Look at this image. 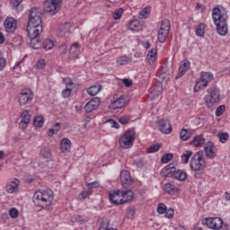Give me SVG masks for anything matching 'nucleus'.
<instances>
[{
	"instance_id": "nucleus-1",
	"label": "nucleus",
	"mask_w": 230,
	"mask_h": 230,
	"mask_svg": "<svg viewBox=\"0 0 230 230\" xmlns=\"http://www.w3.org/2000/svg\"><path fill=\"white\" fill-rule=\"evenodd\" d=\"M212 19L217 26L218 35L222 37L227 35V31H229L227 29V15L222 13L219 8L215 7L212 10Z\"/></svg>"
},
{
	"instance_id": "nucleus-2",
	"label": "nucleus",
	"mask_w": 230,
	"mask_h": 230,
	"mask_svg": "<svg viewBox=\"0 0 230 230\" xmlns=\"http://www.w3.org/2000/svg\"><path fill=\"white\" fill-rule=\"evenodd\" d=\"M34 206L38 208H49L53 204V191L52 190H38L32 197Z\"/></svg>"
},
{
	"instance_id": "nucleus-3",
	"label": "nucleus",
	"mask_w": 230,
	"mask_h": 230,
	"mask_svg": "<svg viewBox=\"0 0 230 230\" xmlns=\"http://www.w3.org/2000/svg\"><path fill=\"white\" fill-rule=\"evenodd\" d=\"M204 152H197L190 160V170L193 172L196 179H200V175H204Z\"/></svg>"
},
{
	"instance_id": "nucleus-4",
	"label": "nucleus",
	"mask_w": 230,
	"mask_h": 230,
	"mask_svg": "<svg viewBox=\"0 0 230 230\" xmlns=\"http://www.w3.org/2000/svg\"><path fill=\"white\" fill-rule=\"evenodd\" d=\"M208 94L204 97L205 103L208 109H211L215 103L220 102V89L217 85L211 86L208 90Z\"/></svg>"
},
{
	"instance_id": "nucleus-5",
	"label": "nucleus",
	"mask_w": 230,
	"mask_h": 230,
	"mask_svg": "<svg viewBox=\"0 0 230 230\" xmlns=\"http://www.w3.org/2000/svg\"><path fill=\"white\" fill-rule=\"evenodd\" d=\"M134 141H136V131L128 129L120 137L119 143L121 148H132L134 146Z\"/></svg>"
},
{
	"instance_id": "nucleus-6",
	"label": "nucleus",
	"mask_w": 230,
	"mask_h": 230,
	"mask_svg": "<svg viewBox=\"0 0 230 230\" xmlns=\"http://www.w3.org/2000/svg\"><path fill=\"white\" fill-rule=\"evenodd\" d=\"M62 7V0H45L44 12L49 15H55L58 13Z\"/></svg>"
},
{
	"instance_id": "nucleus-7",
	"label": "nucleus",
	"mask_w": 230,
	"mask_h": 230,
	"mask_svg": "<svg viewBox=\"0 0 230 230\" xmlns=\"http://www.w3.org/2000/svg\"><path fill=\"white\" fill-rule=\"evenodd\" d=\"M214 75L211 72H201L200 80L194 86V93H199L200 89L208 87L209 82H213Z\"/></svg>"
},
{
	"instance_id": "nucleus-8",
	"label": "nucleus",
	"mask_w": 230,
	"mask_h": 230,
	"mask_svg": "<svg viewBox=\"0 0 230 230\" xmlns=\"http://www.w3.org/2000/svg\"><path fill=\"white\" fill-rule=\"evenodd\" d=\"M28 26H42V13L37 8L30 10Z\"/></svg>"
},
{
	"instance_id": "nucleus-9",
	"label": "nucleus",
	"mask_w": 230,
	"mask_h": 230,
	"mask_svg": "<svg viewBox=\"0 0 230 230\" xmlns=\"http://www.w3.org/2000/svg\"><path fill=\"white\" fill-rule=\"evenodd\" d=\"M203 226L208 227V229L220 230L224 226V220L220 217H207L202 220Z\"/></svg>"
},
{
	"instance_id": "nucleus-10",
	"label": "nucleus",
	"mask_w": 230,
	"mask_h": 230,
	"mask_svg": "<svg viewBox=\"0 0 230 230\" xmlns=\"http://www.w3.org/2000/svg\"><path fill=\"white\" fill-rule=\"evenodd\" d=\"M168 33H170V21L164 20L158 31L159 42L162 44L166 42V39H168Z\"/></svg>"
},
{
	"instance_id": "nucleus-11",
	"label": "nucleus",
	"mask_w": 230,
	"mask_h": 230,
	"mask_svg": "<svg viewBox=\"0 0 230 230\" xmlns=\"http://www.w3.org/2000/svg\"><path fill=\"white\" fill-rule=\"evenodd\" d=\"M128 102V97L127 95H121L119 98L113 97L111 101L110 109H123Z\"/></svg>"
},
{
	"instance_id": "nucleus-12",
	"label": "nucleus",
	"mask_w": 230,
	"mask_h": 230,
	"mask_svg": "<svg viewBox=\"0 0 230 230\" xmlns=\"http://www.w3.org/2000/svg\"><path fill=\"white\" fill-rule=\"evenodd\" d=\"M33 100V92L30 88H25L22 90L19 96L20 105H26Z\"/></svg>"
},
{
	"instance_id": "nucleus-13",
	"label": "nucleus",
	"mask_w": 230,
	"mask_h": 230,
	"mask_svg": "<svg viewBox=\"0 0 230 230\" xmlns=\"http://www.w3.org/2000/svg\"><path fill=\"white\" fill-rule=\"evenodd\" d=\"M120 182L123 188H130L134 184V179H132L128 171H122L120 172Z\"/></svg>"
},
{
	"instance_id": "nucleus-14",
	"label": "nucleus",
	"mask_w": 230,
	"mask_h": 230,
	"mask_svg": "<svg viewBox=\"0 0 230 230\" xmlns=\"http://www.w3.org/2000/svg\"><path fill=\"white\" fill-rule=\"evenodd\" d=\"M44 28L40 25L39 26H30L27 25V35L29 39H35L40 37V33H42Z\"/></svg>"
},
{
	"instance_id": "nucleus-15",
	"label": "nucleus",
	"mask_w": 230,
	"mask_h": 230,
	"mask_svg": "<svg viewBox=\"0 0 230 230\" xmlns=\"http://www.w3.org/2000/svg\"><path fill=\"white\" fill-rule=\"evenodd\" d=\"M190 60L184 59L181 62L179 69H178V74L175 76V80H179V78H182L190 71Z\"/></svg>"
},
{
	"instance_id": "nucleus-16",
	"label": "nucleus",
	"mask_w": 230,
	"mask_h": 230,
	"mask_svg": "<svg viewBox=\"0 0 230 230\" xmlns=\"http://www.w3.org/2000/svg\"><path fill=\"white\" fill-rule=\"evenodd\" d=\"M4 26L7 33H13L17 30V20L13 17H7L4 21Z\"/></svg>"
},
{
	"instance_id": "nucleus-17",
	"label": "nucleus",
	"mask_w": 230,
	"mask_h": 230,
	"mask_svg": "<svg viewBox=\"0 0 230 230\" xmlns=\"http://www.w3.org/2000/svg\"><path fill=\"white\" fill-rule=\"evenodd\" d=\"M110 201L115 206H120L123 203V195L121 190H116L112 193H110Z\"/></svg>"
},
{
	"instance_id": "nucleus-18",
	"label": "nucleus",
	"mask_w": 230,
	"mask_h": 230,
	"mask_svg": "<svg viewBox=\"0 0 230 230\" xmlns=\"http://www.w3.org/2000/svg\"><path fill=\"white\" fill-rule=\"evenodd\" d=\"M101 100L99 97H95L93 99H92L90 102H88L85 105H84V111L85 112H93V111H96V109H98V107H100V103H101Z\"/></svg>"
},
{
	"instance_id": "nucleus-19",
	"label": "nucleus",
	"mask_w": 230,
	"mask_h": 230,
	"mask_svg": "<svg viewBox=\"0 0 230 230\" xmlns=\"http://www.w3.org/2000/svg\"><path fill=\"white\" fill-rule=\"evenodd\" d=\"M20 118H21V121L19 123V127L20 128L24 130L25 128H28L31 116L30 115V112L28 111H24L22 112Z\"/></svg>"
},
{
	"instance_id": "nucleus-20",
	"label": "nucleus",
	"mask_w": 230,
	"mask_h": 230,
	"mask_svg": "<svg viewBox=\"0 0 230 230\" xmlns=\"http://www.w3.org/2000/svg\"><path fill=\"white\" fill-rule=\"evenodd\" d=\"M158 128L163 134H171L172 128V124H170V120L160 119L158 121Z\"/></svg>"
},
{
	"instance_id": "nucleus-21",
	"label": "nucleus",
	"mask_w": 230,
	"mask_h": 230,
	"mask_svg": "<svg viewBox=\"0 0 230 230\" xmlns=\"http://www.w3.org/2000/svg\"><path fill=\"white\" fill-rule=\"evenodd\" d=\"M21 184V181L19 179L14 178L11 180L7 184H6V192L7 193H15L17 190H19V185Z\"/></svg>"
},
{
	"instance_id": "nucleus-22",
	"label": "nucleus",
	"mask_w": 230,
	"mask_h": 230,
	"mask_svg": "<svg viewBox=\"0 0 230 230\" xmlns=\"http://www.w3.org/2000/svg\"><path fill=\"white\" fill-rule=\"evenodd\" d=\"M175 170V165L173 164H170L162 170V175L164 177H173Z\"/></svg>"
},
{
	"instance_id": "nucleus-23",
	"label": "nucleus",
	"mask_w": 230,
	"mask_h": 230,
	"mask_svg": "<svg viewBox=\"0 0 230 230\" xmlns=\"http://www.w3.org/2000/svg\"><path fill=\"white\" fill-rule=\"evenodd\" d=\"M190 145H193V146L199 147L206 145V138L204 135H197L193 137L192 141L190 142Z\"/></svg>"
},
{
	"instance_id": "nucleus-24",
	"label": "nucleus",
	"mask_w": 230,
	"mask_h": 230,
	"mask_svg": "<svg viewBox=\"0 0 230 230\" xmlns=\"http://www.w3.org/2000/svg\"><path fill=\"white\" fill-rule=\"evenodd\" d=\"M213 142H208L207 146L204 147L205 154L208 159H215L217 157V153L213 149Z\"/></svg>"
},
{
	"instance_id": "nucleus-25",
	"label": "nucleus",
	"mask_w": 230,
	"mask_h": 230,
	"mask_svg": "<svg viewBox=\"0 0 230 230\" xmlns=\"http://www.w3.org/2000/svg\"><path fill=\"white\" fill-rule=\"evenodd\" d=\"M162 190L168 193L169 195H175V193H179V188L175 187V185L172 183H165L162 186Z\"/></svg>"
},
{
	"instance_id": "nucleus-26",
	"label": "nucleus",
	"mask_w": 230,
	"mask_h": 230,
	"mask_svg": "<svg viewBox=\"0 0 230 230\" xmlns=\"http://www.w3.org/2000/svg\"><path fill=\"white\" fill-rule=\"evenodd\" d=\"M79 55H80V45L78 43H74L70 47L69 58L73 59L78 58Z\"/></svg>"
},
{
	"instance_id": "nucleus-27",
	"label": "nucleus",
	"mask_w": 230,
	"mask_h": 230,
	"mask_svg": "<svg viewBox=\"0 0 230 230\" xmlns=\"http://www.w3.org/2000/svg\"><path fill=\"white\" fill-rule=\"evenodd\" d=\"M10 6L14 12H22L24 10L22 0H10Z\"/></svg>"
},
{
	"instance_id": "nucleus-28",
	"label": "nucleus",
	"mask_w": 230,
	"mask_h": 230,
	"mask_svg": "<svg viewBox=\"0 0 230 230\" xmlns=\"http://www.w3.org/2000/svg\"><path fill=\"white\" fill-rule=\"evenodd\" d=\"M134 199V192L130 189L126 190H122V202L123 204H127V202H130Z\"/></svg>"
},
{
	"instance_id": "nucleus-29",
	"label": "nucleus",
	"mask_w": 230,
	"mask_h": 230,
	"mask_svg": "<svg viewBox=\"0 0 230 230\" xmlns=\"http://www.w3.org/2000/svg\"><path fill=\"white\" fill-rule=\"evenodd\" d=\"M60 150L63 153L69 152V150H71V140H69V138H63L61 140Z\"/></svg>"
},
{
	"instance_id": "nucleus-30",
	"label": "nucleus",
	"mask_w": 230,
	"mask_h": 230,
	"mask_svg": "<svg viewBox=\"0 0 230 230\" xmlns=\"http://www.w3.org/2000/svg\"><path fill=\"white\" fill-rule=\"evenodd\" d=\"M191 136H193V130L191 129L182 128L181 131L180 132L181 141H188V139H190Z\"/></svg>"
},
{
	"instance_id": "nucleus-31",
	"label": "nucleus",
	"mask_w": 230,
	"mask_h": 230,
	"mask_svg": "<svg viewBox=\"0 0 230 230\" xmlns=\"http://www.w3.org/2000/svg\"><path fill=\"white\" fill-rule=\"evenodd\" d=\"M173 179H176V181H186V178L188 177V174L183 172L182 170H177L175 169L174 174H173Z\"/></svg>"
},
{
	"instance_id": "nucleus-32",
	"label": "nucleus",
	"mask_w": 230,
	"mask_h": 230,
	"mask_svg": "<svg viewBox=\"0 0 230 230\" xmlns=\"http://www.w3.org/2000/svg\"><path fill=\"white\" fill-rule=\"evenodd\" d=\"M30 47L32 49H40L42 48V43L39 38H30Z\"/></svg>"
},
{
	"instance_id": "nucleus-33",
	"label": "nucleus",
	"mask_w": 230,
	"mask_h": 230,
	"mask_svg": "<svg viewBox=\"0 0 230 230\" xmlns=\"http://www.w3.org/2000/svg\"><path fill=\"white\" fill-rule=\"evenodd\" d=\"M100 91H102V84H95L93 86L89 87L86 90V93L90 95V96H96V94H98V93H100Z\"/></svg>"
},
{
	"instance_id": "nucleus-34",
	"label": "nucleus",
	"mask_w": 230,
	"mask_h": 230,
	"mask_svg": "<svg viewBox=\"0 0 230 230\" xmlns=\"http://www.w3.org/2000/svg\"><path fill=\"white\" fill-rule=\"evenodd\" d=\"M128 28L131 31H139L141 30V22L137 19L132 20L128 23Z\"/></svg>"
},
{
	"instance_id": "nucleus-35",
	"label": "nucleus",
	"mask_w": 230,
	"mask_h": 230,
	"mask_svg": "<svg viewBox=\"0 0 230 230\" xmlns=\"http://www.w3.org/2000/svg\"><path fill=\"white\" fill-rule=\"evenodd\" d=\"M116 62L119 66H127L132 64V59L127 56H121L117 58Z\"/></svg>"
},
{
	"instance_id": "nucleus-36",
	"label": "nucleus",
	"mask_w": 230,
	"mask_h": 230,
	"mask_svg": "<svg viewBox=\"0 0 230 230\" xmlns=\"http://www.w3.org/2000/svg\"><path fill=\"white\" fill-rule=\"evenodd\" d=\"M150 12H152V8L150 7H145L138 13V18L139 19H148V16L150 15Z\"/></svg>"
},
{
	"instance_id": "nucleus-37",
	"label": "nucleus",
	"mask_w": 230,
	"mask_h": 230,
	"mask_svg": "<svg viewBox=\"0 0 230 230\" xmlns=\"http://www.w3.org/2000/svg\"><path fill=\"white\" fill-rule=\"evenodd\" d=\"M205 34H206V24H204V22H200L196 27V35L198 37H204Z\"/></svg>"
},
{
	"instance_id": "nucleus-38",
	"label": "nucleus",
	"mask_w": 230,
	"mask_h": 230,
	"mask_svg": "<svg viewBox=\"0 0 230 230\" xmlns=\"http://www.w3.org/2000/svg\"><path fill=\"white\" fill-rule=\"evenodd\" d=\"M55 47V41H53L51 39H45L42 42V48L46 49V51L49 49H53Z\"/></svg>"
},
{
	"instance_id": "nucleus-39",
	"label": "nucleus",
	"mask_w": 230,
	"mask_h": 230,
	"mask_svg": "<svg viewBox=\"0 0 230 230\" xmlns=\"http://www.w3.org/2000/svg\"><path fill=\"white\" fill-rule=\"evenodd\" d=\"M156 57H157V49H151L147 54V60H148L149 64H150V62L152 64H154V62H155V60H156Z\"/></svg>"
},
{
	"instance_id": "nucleus-40",
	"label": "nucleus",
	"mask_w": 230,
	"mask_h": 230,
	"mask_svg": "<svg viewBox=\"0 0 230 230\" xmlns=\"http://www.w3.org/2000/svg\"><path fill=\"white\" fill-rule=\"evenodd\" d=\"M33 125H34V127H38V128L44 127V118H42V117L34 118Z\"/></svg>"
},
{
	"instance_id": "nucleus-41",
	"label": "nucleus",
	"mask_w": 230,
	"mask_h": 230,
	"mask_svg": "<svg viewBox=\"0 0 230 230\" xmlns=\"http://www.w3.org/2000/svg\"><path fill=\"white\" fill-rule=\"evenodd\" d=\"M191 155H193V152L192 151H185L182 155H181V161L184 164H188V162L190 161V157H191Z\"/></svg>"
},
{
	"instance_id": "nucleus-42",
	"label": "nucleus",
	"mask_w": 230,
	"mask_h": 230,
	"mask_svg": "<svg viewBox=\"0 0 230 230\" xmlns=\"http://www.w3.org/2000/svg\"><path fill=\"white\" fill-rule=\"evenodd\" d=\"M160 149H161V144L152 145L151 146H149L146 149V153L147 154H155V152H159Z\"/></svg>"
},
{
	"instance_id": "nucleus-43",
	"label": "nucleus",
	"mask_w": 230,
	"mask_h": 230,
	"mask_svg": "<svg viewBox=\"0 0 230 230\" xmlns=\"http://www.w3.org/2000/svg\"><path fill=\"white\" fill-rule=\"evenodd\" d=\"M161 93H163V86H153L151 88V94H154V96H161Z\"/></svg>"
},
{
	"instance_id": "nucleus-44",
	"label": "nucleus",
	"mask_w": 230,
	"mask_h": 230,
	"mask_svg": "<svg viewBox=\"0 0 230 230\" xmlns=\"http://www.w3.org/2000/svg\"><path fill=\"white\" fill-rule=\"evenodd\" d=\"M172 159H173V155L172 153L165 154L162 156L161 163L163 164H166V163H170V161H172Z\"/></svg>"
},
{
	"instance_id": "nucleus-45",
	"label": "nucleus",
	"mask_w": 230,
	"mask_h": 230,
	"mask_svg": "<svg viewBox=\"0 0 230 230\" xmlns=\"http://www.w3.org/2000/svg\"><path fill=\"white\" fill-rule=\"evenodd\" d=\"M217 137L220 141V143H227V140L229 139V134L228 133H219L217 135Z\"/></svg>"
},
{
	"instance_id": "nucleus-46",
	"label": "nucleus",
	"mask_w": 230,
	"mask_h": 230,
	"mask_svg": "<svg viewBox=\"0 0 230 230\" xmlns=\"http://www.w3.org/2000/svg\"><path fill=\"white\" fill-rule=\"evenodd\" d=\"M40 155H42V157H44L45 159H51V151H49V149L44 147L40 150Z\"/></svg>"
},
{
	"instance_id": "nucleus-47",
	"label": "nucleus",
	"mask_w": 230,
	"mask_h": 230,
	"mask_svg": "<svg viewBox=\"0 0 230 230\" xmlns=\"http://www.w3.org/2000/svg\"><path fill=\"white\" fill-rule=\"evenodd\" d=\"M123 15V8H119L115 10L113 13V19L115 21H119V19H121V16Z\"/></svg>"
},
{
	"instance_id": "nucleus-48",
	"label": "nucleus",
	"mask_w": 230,
	"mask_h": 230,
	"mask_svg": "<svg viewBox=\"0 0 230 230\" xmlns=\"http://www.w3.org/2000/svg\"><path fill=\"white\" fill-rule=\"evenodd\" d=\"M224 112H226V105L218 106L216 110L217 118H220V116H222V114H224Z\"/></svg>"
},
{
	"instance_id": "nucleus-49",
	"label": "nucleus",
	"mask_w": 230,
	"mask_h": 230,
	"mask_svg": "<svg viewBox=\"0 0 230 230\" xmlns=\"http://www.w3.org/2000/svg\"><path fill=\"white\" fill-rule=\"evenodd\" d=\"M6 67V58L3 56V52L0 50V71H3Z\"/></svg>"
},
{
	"instance_id": "nucleus-50",
	"label": "nucleus",
	"mask_w": 230,
	"mask_h": 230,
	"mask_svg": "<svg viewBox=\"0 0 230 230\" xmlns=\"http://www.w3.org/2000/svg\"><path fill=\"white\" fill-rule=\"evenodd\" d=\"M98 230H118L116 228H109V222L103 221L101 223V226Z\"/></svg>"
},
{
	"instance_id": "nucleus-51",
	"label": "nucleus",
	"mask_w": 230,
	"mask_h": 230,
	"mask_svg": "<svg viewBox=\"0 0 230 230\" xmlns=\"http://www.w3.org/2000/svg\"><path fill=\"white\" fill-rule=\"evenodd\" d=\"M9 216L11 218H17V217H19V210H17L15 208H12L9 209Z\"/></svg>"
},
{
	"instance_id": "nucleus-52",
	"label": "nucleus",
	"mask_w": 230,
	"mask_h": 230,
	"mask_svg": "<svg viewBox=\"0 0 230 230\" xmlns=\"http://www.w3.org/2000/svg\"><path fill=\"white\" fill-rule=\"evenodd\" d=\"M73 92L72 88H67L66 87V89H64L61 93L63 98H69V96H71V93Z\"/></svg>"
},
{
	"instance_id": "nucleus-53",
	"label": "nucleus",
	"mask_w": 230,
	"mask_h": 230,
	"mask_svg": "<svg viewBox=\"0 0 230 230\" xmlns=\"http://www.w3.org/2000/svg\"><path fill=\"white\" fill-rule=\"evenodd\" d=\"M119 122L121 123V125H128V123L130 122V117H128V116H121L119 119Z\"/></svg>"
},
{
	"instance_id": "nucleus-54",
	"label": "nucleus",
	"mask_w": 230,
	"mask_h": 230,
	"mask_svg": "<svg viewBox=\"0 0 230 230\" xmlns=\"http://www.w3.org/2000/svg\"><path fill=\"white\" fill-rule=\"evenodd\" d=\"M157 213H159V215H164V213H166V205L160 203L157 208Z\"/></svg>"
},
{
	"instance_id": "nucleus-55",
	"label": "nucleus",
	"mask_w": 230,
	"mask_h": 230,
	"mask_svg": "<svg viewBox=\"0 0 230 230\" xmlns=\"http://www.w3.org/2000/svg\"><path fill=\"white\" fill-rule=\"evenodd\" d=\"M63 84L66 85L67 88H72L73 85H75V83H73V80L71 78H63Z\"/></svg>"
},
{
	"instance_id": "nucleus-56",
	"label": "nucleus",
	"mask_w": 230,
	"mask_h": 230,
	"mask_svg": "<svg viewBox=\"0 0 230 230\" xmlns=\"http://www.w3.org/2000/svg\"><path fill=\"white\" fill-rule=\"evenodd\" d=\"M58 132H60V128H50L49 129V132H48V137H53V136L58 134Z\"/></svg>"
},
{
	"instance_id": "nucleus-57",
	"label": "nucleus",
	"mask_w": 230,
	"mask_h": 230,
	"mask_svg": "<svg viewBox=\"0 0 230 230\" xmlns=\"http://www.w3.org/2000/svg\"><path fill=\"white\" fill-rule=\"evenodd\" d=\"M90 195H93V190L88 189L87 191H83L81 193L82 199L85 200V199H87Z\"/></svg>"
},
{
	"instance_id": "nucleus-58",
	"label": "nucleus",
	"mask_w": 230,
	"mask_h": 230,
	"mask_svg": "<svg viewBox=\"0 0 230 230\" xmlns=\"http://www.w3.org/2000/svg\"><path fill=\"white\" fill-rule=\"evenodd\" d=\"M85 154V147L84 146H81L80 147L77 148L75 155H78V157H82Z\"/></svg>"
},
{
	"instance_id": "nucleus-59",
	"label": "nucleus",
	"mask_w": 230,
	"mask_h": 230,
	"mask_svg": "<svg viewBox=\"0 0 230 230\" xmlns=\"http://www.w3.org/2000/svg\"><path fill=\"white\" fill-rule=\"evenodd\" d=\"M165 218H173L174 211L173 208H169L165 210Z\"/></svg>"
},
{
	"instance_id": "nucleus-60",
	"label": "nucleus",
	"mask_w": 230,
	"mask_h": 230,
	"mask_svg": "<svg viewBox=\"0 0 230 230\" xmlns=\"http://www.w3.org/2000/svg\"><path fill=\"white\" fill-rule=\"evenodd\" d=\"M134 215H136V210H134V208H128L127 209V218H133Z\"/></svg>"
},
{
	"instance_id": "nucleus-61",
	"label": "nucleus",
	"mask_w": 230,
	"mask_h": 230,
	"mask_svg": "<svg viewBox=\"0 0 230 230\" xmlns=\"http://www.w3.org/2000/svg\"><path fill=\"white\" fill-rule=\"evenodd\" d=\"M46 67V60L44 59H40L37 62V68L38 69H44Z\"/></svg>"
},
{
	"instance_id": "nucleus-62",
	"label": "nucleus",
	"mask_w": 230,
	"mask_h": 230,
	"mask_svg": "<svg viewBox=\"0 0 230 230\" xmlns=\"http://www.w3.org/2000/svg\"><path fill=\"white\" fill-rule=\"evenodd\" d=\"M58 51L59 53H61L62 55L67 53V45L66 44H62L58 47Z\"/></svg>"
},
{
	"instance_id": "nucleus-63",
	"label": "nucleus",
	"mask_w": 230,
	"mask_h": 230,
	"mask_svg": "<svg viewBox=\"0 0 230 230\" xmlns=\"http://www.w3.org/2000/svg\"><path fill=\"white\" fill-rule=\"evenodd\" d=\"M98 186H100V183H98L97 181L86 183V188H88V190H92V188H98Z\"/></svg>"
},
{
	"instance_id": "nucleus-64",
	"label": "nucleus",
	"mask_w": 230,
	"mask_h": 230,
	"mask_svg": "<svg viewBox=\"0 0 230 230\" xmlns=\"http://www.w3.org/2000/svg\"><path fill=\"white\" fill-rule=\"evenodd\" d=\"M122 84H124V85H126V87H130V85H132V80L129 79H122Z\"/></svg>"
}]
</instances>
